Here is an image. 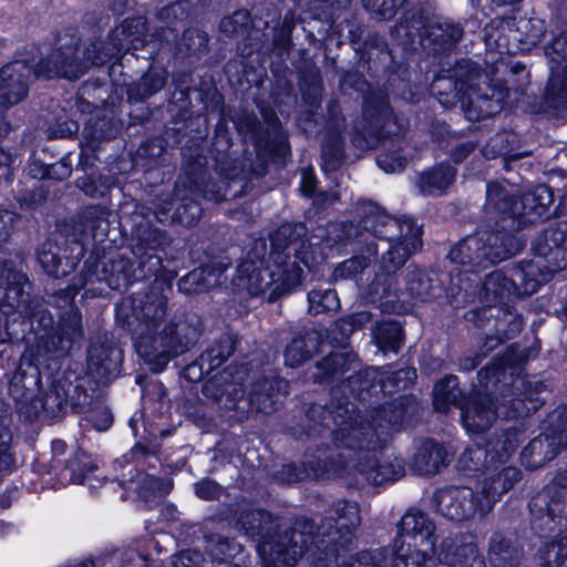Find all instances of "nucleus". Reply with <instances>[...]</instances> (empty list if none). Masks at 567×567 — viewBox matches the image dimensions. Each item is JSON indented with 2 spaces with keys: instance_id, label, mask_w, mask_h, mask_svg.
Instances as JSON below:
<instances>
[{
  "instance_id": "1",
  "label": "nucleus",
  "mask_w": 567,
  "mask_h": 567,
  "mask_svg": "<svg viewBox=\"0 0 567 567\" xmlns=\"http://www.w3.org/2000/svg\"><path fill=\"white\" fill-rule=\"evenodd\" d=\"M358 214L360 227L372 237L359 239L355 255L334 268L333 278L344 280L362 274L380 254L372 288L386 296L395 285L396 272L421 250L422 228L411 217H393L370 200L358 203Z\"/></svg>"
},
{
  "instance_id": "2",
  "label": "nucleus",
  "mask_w": 567,
  "mask_h": 567,
  "mask_svg": "<svg viewBox=\"0 0 567 567\" xmlns=\"http://www.w3.org/2000/svg\"><path fill=\"white\" fill-rule=\"evenodd\" d=\"M392 405L383 406L373 416L372 422L359 421L355 405L349 401L333 399L328 406L313 404L309 417H320L319 423L331 429L334 444L341 449L352 450L353 467L373 485L396 481L403 475L401 464H380L379 454L391 431L399 424L400 415L392 413Z\"/></svg>"
},
{
  "instance_id": "3",
  "label": "nucleus",
  "mask_w": 567,
  "mask_h": 567,
  "mask_svg": "<svg viewBox=\"0 0 567 567\" xmlns=\"http://www.w3.org/2000/svg\"><path fill=\"white\" fill-rule=\"evenodd\" d=\"M166 316L167 298L153 291L123 303L117 313L118 318L125 317L137 354L155 373L195 347L203 333L196 313L175 316L169 321H165Z\"/></svg>"
},
{
  "instance_id": "4",
  "label": "nucleus",
  "mask_w": 567,
  "mask_h": 567,
  "mask_svg": "<svg viewBox=\"0 0 567 567\" xmlns=\"http://www.w3.org/2000/svg\"><path fill=\"white\" fill-rule=\"evenodd\" d=\"M146 20L143 17H134L124 20L111 31L109 43L96 40L81 50L79 41L71 38L52 50L49 58L40 64L37 74L78 80L92 65H103L123 53L143 48L146 43Z\"/></svg>"
},
{
  "instance_id": "5",
  "label": "nucleus",
  "mask_w": 567,
  "mask_h": 567,
  "mask_svg": "<svg viewBox=\"0 0 567 567\" xmlns=\"http://www.w3.org/2000/svg\"><path fill=\"white\" fill-rule=\"evenodd\" d=\"M27 288H30L28 277L17 270L12 262H4L0 270V310L8 316L18 315L31 323L37 321L45 332L41 341L47 352L58 355L69 353L73 344L83 338L81 313L72 310L62 316L58 328L49 333L48 330L53 328V317L43 308L41 299L30 297Z\"/></svg>"
},
{
  "instance_id": "6",
  "label": "nucleus",
  "mask_w": 567,
  "mask_h": 567,
  "mask_svg": "<svg viewBox=\"0 0 567 567\" xmlns=\"http://www.w3.org/2000/svg\"><path fill=\"white\" fill-rule=\"evenodd\" d=\"M432 90L439 102L446 107L460 102L470 121L497 114L505 100L504 91L493 86L478 65L468 60L457 62L452 75L436 78Z\"/></svg>"
},
{
  "instance_id": "7",
  "label": "nucleus",
  "mask_w": 567,
  "mask_h": 567,
  "mask_svg": "<svg viewBox=\"0 0 567 567\" xmlns=\"http://www.w3.org/2000/svg\"><path fill=\"white\" fill-rule=\"evenodd\" d=\"M238 524L246 536L259 537L257 550L265 561L264 567H293L303 556L305 546L315 527L311 519L301 517L295 520L290 529H285L275 537L270 535V514L260 509L243 512Z\"/></svg>"
},
{
  "instance_id": "8",
  "label": "nucleus",
  "mask_w": 567,
  "mask_h": 567,
  "mask_svg": "<svg viewBox=\"0 0 567 567\" xmlns=\"http://www.w3.org/2000/svg\"><path fill=\"white\" fill-rule=\"evenodd\" d=\"M159 268L161 258L157 255L142 257L137 268L133 267L130 258L121 254L104 256L101 259L90 256L72 285L59 290L51 299L56 307L64 308L72 305L79 290L89 282H105L114 290H123L136 280L155 275Z\"/></svg>"
},
{
  "instance_id": "9",
  "label": "nucleus",
  "mask_w": 567,
  "mask_h": 567,
  "mask_svg": "<svg viewBox=\"0 0 567 567\" xmlns=\"http://www.w3.org/2000/svg\"><path fill=\"white\" fill-rule=\"evenodd\" d=\"M513 354L499 357L478 372L480 384L489 390L495 388L502 396L504 411L501 414L507 419L522 417L536 412L544 399L546 384L539 380H529L514 375L516 367Z\"/></svg>"
},
{
  "instance_id": "10",
  "label": "nucleus",
  "mask_w": 567,
  "mask_h": 567,
  "mask_svg": "<svg viewBox=\"0 0 567 567\" xmlns=\"http://www.w3.org/2000/svg\"><path fill=\"white\" fill-rule=\"evenodd\" d=\"M277 277V291L290 293L303 279L305 269L318 262L313 245L306 238L302 224L280 226L271 237V250L268 259Z\"/></svg>"
},
{
  "instance_id": "11",
  "label": "nucleus",
  "mask_w": 567,
  "mask_h": 567,
  "mask_svg": "<svg viewBox=\"0 0 567 567\" xmlns=\"http://www.w3.org/2000/svg\"><path fill=\"white\" fill-rule=\"evenodd\" d=\"M330 514L319 525L313 524L305 546L303 556L311 565L331 564L349 546L361 523L359 504L353 501L333 503Z\"/></svg>"
},
{
  "instance_id": "12",
  "label": "nucleus",
  "mask_w": 567,
  "mask_h": 567,
  "mask_svg": "<svg viewBox=\"0 0 567 567\" xmlns=\"http://www.w3.org/2000/svg\"><path fill=\"white\" fill-rule=\"evenodd\" d=\"M392 547V567H422L436 553L435 524L423 512L410 509L398 525Z\"/></svg>"
},
{
  "instance_id": "13",
  "label": "nucleus",
  "mask_w": 567,
  "mask_h": 567,
  "mask_svg": "<svg viewBox=\"0 0 567 567\" xmlns=\"http://www.w3.org/2000/svg\"><path fill=\"white\" fill-rule=\"evenodd\" d=\"M176 202L169 194H162L154 202L153 214L155 218L162 223L177 221L184 226L195 225L202 216V207L197 202V197H203L215 203L226 198L219 189L206 186L199 189L197 185L189 187V195L186 186L178 182L175 187Z\"/></svg>"
},
{
  "instance_id": "14",
  "label": "nucleus",
  "mask_w": 567,
  "mask_h": 567,
  "mask_svg": "<svg viewBox=\"0 0 567 567\" xmlns=\"http://www.w3.org/2000/svg\"><path fill=\"white\" fill-rule=\"evenodd\" d=\"M548 429L533 439L522 451V463L528 470H537L554 460L563 447L567 449V405L548 415Z\"/></svg>"
},
{
  "instance_id": "15",
  "label": "nucleus",
  "mask_w": 567,
  "mask_h": 567,
  "mask_svg": "<svg viewBox=\"0 0 567 567\" xmlns=\"http://www.w3.org/2000/svg\"><path fill=\"white\" fill-rule=\"evenodd\" d=\"M51 53L52 51L34 69L22 60L11 61L0 69V140L4 138L11 131L4 113L27 97L32 71L37 78L50 79L37 74V71Z\"/></svg>"
},
{
  "instance_id": "16",
  "label": "nucleus",
  "mask_w": 567,
  "mask_h": 567,
  "mask_svg": "<svg viewBox=\"0 0 567 567\" xmlns=\"http://www.w3.org/2000/svg\"><path fill=\"white\" fill-rule=\"evenodd\" d=\"M404 0H362V4L371 17L378 21L392 19ZM302 12H309L315 19L333 25L336 20L351 4V0H296Z\"/></svg>"
},
{
  "instance_id": "17",
  "label": "nucleus",
  "mask_w": 567,
  "mask_h": 567,
  "mask_svg": "<svg viewBox=\"0 0 567 567\" xmlns=\"http://www.w3.org/2000/svg\"><path fill=\"white\" fill-rule=\"evenodd\" d=\"M485 208L488 214L502 216L503 228H519L533 220L532 215L538 216L536 202L527 203L526 194L517 200L498 183L487 184Z\"/></svg>"
},
{
  "instance_id": "18",
  "label": "nucleus",
  "mask_w": 567,
  "mask_h": 567,
  "mask_svg": "<svg viewBox=\"0 0 567 567\" xmlns=\"http://www.w3.org/2000/svg\"><path fill=\"white\" fill-rule=\"evenodd\" d=\"M265 125L254 113L240 112L234 117V124L240 135L251 140L258 153L271 154L284 143L285 135L280 122L274 112L264 114Z\"/></svg>"
},
{
  "instance_id": "19",
  "label": "nucleus",
  "mask_w": 567,
  "mask_h": 567,
  "mask_svg": "<svg viewBox=\"0 0 567 567\" xmlns=\"http://www.w3.org/2000/svg\"><path fill=\"white\" fill-rule=\"evenodd\" d=\"M123 361L122 350L114 337L100 333L91 338L86 351L87 371L100 383H107L115 379Z\"/></svg>"
},
{
  "instance_id": "20",
  "label": "nucleus",
  "mask_w": 567,
  "mask_h": 567,
  "mask_svg": "<svg viewBox=\"0 0 567 567\" xmlns=\"http://www.w3.org/2000/svg\"><path fill=\"white\" fill-rule=\"evenodd\" d=\"M492 238L488 230H480L458 241L449 252L453 264L464 268V272H478L495 264L501 255L492 252Z\"/></svg>"
},
{
  "instance_id": "21",
  "label": "nucleus",
  "mask_w": 567,
  "mask_h": 567,
  "mask_svg": "<svg viewBox=\"0 0 567 567\" xmlns=\"http://www.w3.org/2000/svg\"><path fill=\"white\" fill-rule=\"evenodd\" d=\"M437 511L453 522H465L489 514L477 491L468 487H454L436 494Z\"/></svg>"
},
{
  "instance_id": "22",
  "label": "nucleus",
  "mask_w": 567,
  "mask_h": 567,
  "mask_svg": "<svg viewBox=\"0 0 567 567\" xmlns=\"http://www.w3.org/2000/svg\"><path fill=\"white\" fill-rule=\"evenodd\" d=\"M550 59L551 76L546 87V99L549 106L560 112L567 111V39L556 38L545 48Z\"/></svg>"
},
{
  "instance_id": "23",
  "label": "nucleus",
  "mask_w": 567,
  "mask_h": 567,
  "mask_svg": "<svg viewBox=\"0 0 567 567\" xmlns=\"http://www.w3.org/2000/svg\"><path fill=\"white\" fill-rule=\"evenodd\" d=\"M238 285L247 289L251 296H265L269 302L276 301L286 292L277 291V277L267 261L257 266L252 260H245L237 267Z\"/></svg>"
},
{
  "instance_id": "24",
  "label": "nucleus",
  "mask_w": 567,
  "mask_h": 567,
  "mask_svg": "<svg viewBox=\"0 0 567 567\" xmlns=\"http://www.w3.org/2000/svg\"><path fill=\"white\" fill-rule=\"evenodd\" d=\"M289 383L275 374L261 375L250 385L248 401L251 410L271 414L278 410L282 398L288 394Z\"/></svg>"
},
{
  "instance_id": "25",
  "label": "nucleus",
  "mask_w": 567,
  "mask_h": 567,
  "mask_svg": "<svg viewBox=\"0 0 567 567\" xmlns=\"http://www.w3.org/2000/svg\"><path fill=\"white\" fill-rule=\"evenodd\" d=\"M328 132L322 143V168L324 172L337 171L343 162L342 132L346 127L344 117L341 115L337 101L328 104Z\"/></svg>"
},
{
  "instance_id": "26",
  "label": "nucleus",
  "mask_w": 567,
  "mask_h": 567,
  "mask_svg": "<svg viewBox=\"0 0 567 567\" xmlns=\"http://www.w3.org/2000/svg\"><path fill=\"white\" fill-rule=\"evenodd\" d=\"M460 410L463 426L473 433L489 429L498 415L489 393L474 392L470 394Z\"/></svg>"
},
{
  "instance_id": "27",
  "label": "nucleus",
  "mask_w": 567,
  "mask_h": 567,
  "mask_svg": "<svg viewBox=\"0 0 567 567\" xmlns=\"http://www.w3.org/2000/svg\"><path fill=\"white\" fill-rule=\"evenodd\" d=\"M485 477L477 492L481 494L485 507L491 513L503 495L508 493L522 478V472L515 466L499 465L486 468Z\"/></svg>"
},
{
  "instance_id": "28",
  "label": "nucleus",
  "mask_w": 567,
  "mask_h": 567,
  "mask_svg": "<svg viewBox=\"0 0 567 567\" xmlns=\"http://www.w3.org/2000/svg\"><path fill=\"white\" fill-rule=\"evenodd\" d=\"M463 35L464 29L460 23L449 19L431 20L425 24L421 44L435 54L443 53L454 49Z\"/></svg>"
},
{
  "instance_id": "29",
  "label": "nucleus",
  "mask_w": 567,
  "mask_h": 567,
  "mask_svg": "<svg viewBox=\"0 0 567 567\" xmlns=\"http://www.w3.org/2000/svg\"><path fill=\"white\" fill-rule=\"evenodd\" d=\"M559 270L549 264L540 265L537 261H524L512 269V277L517 295H533L547 282L551 274Z\"/></svg>"
},
{
  "instance_id": "30",
  "label": "nucleus",
  "mask_w": 567,
  "mask_h": 567,
  "mask_svg": "<svg viewBox=\"0 0 567 567\" xmlns=\"http://www.w3.org/2000/svg\"><path fill=\"white\" fill-rule=\"evenodd\" d=\"M529 509L534 516V524L538 525L542 529L549 532L554 530L555 520L558 518V524L561 525L563 517V503L560 496L555 493H542L535 496L529 503ZM567 523V518H564Z\"/></svg>"
},
{
  "instance_id": "31",
  "label": "nucleus",
  "mask_w": 567,
  "mask_h": 567,
  "mask_svg": "<svg viewBox=\"0 0 567 567\" xmlns=\"http://www.w3.org/2000/svg\"><path fill=\"white\" fill-rule=\"evenodd\" d=\"M520 433L516 429H508L491 436L485 445L487 466H502L520 443Z\"/></svg>"
},
{
  "instance_id": "32",
  "label": "nucleus",
  "mask_w": 567,
  "mask_h": 567,
  "mask_svg": "<svg viewBox=\"0 0 567 567\" xmlns=\"http://www.w3.org/2000/svg\"><path fill=\"white\" fill-rule=\"evenodd\" d=\"M446 450L435 441H424L414 455L413 467L420 475H434L447 464Z\"/></svg>"
},
{
  "instance_id": "33",
  "label": "nucleus",
  "mask_w": 567,
  "mask_h": 567,
  "mask_svg": "<svg viewBox=\"0 0 567 567\" xmlns=\"http://www.w3.org/2000/svg\"><path fill=\"white\" fill-rule=\"evenodd\" d=\"M516 293L513 277H506L502 271H493L485 277L480 288L478 297L483 303L493 306L508 300Z\"/></svg>"
},
{
  "instance_id": "34",
  "label": "nucleus",
  "mask_w": 567,
  "mask_h": 567,
  "mask_svg": "<svg viewBox=\"0 0 567 567\" xmlns=\"http://www.w3.org/2000/svg\"><path fill=\"white\" fill-rule=\"evenodd\" d=\"M478 549L473 543L457 545V537L449 536L440 544L437 560L450 566L473 565L477 558Z\"/></svg>"
},
{
  "instance_id": "35",
  "label": "nucleus",
  "mask_w": 567,
  "mask_h": 567,
  "mask_svg": "<svg viewBox=\"0 0 567 567\" xmlns=\"http://www.w3.org/2000/svg\"><path fill=\"white\" fill-rule=\"evenodd\" d=\"M60 251V246L52 240H47L39 249L38 260L48 275L55 277L68 276L76 266L80 257L82 256V248H80V251L75 258L66 259V261L63 264Z\"/></svg>"
},
{
  "instance_id": "36",
  "label": "nucleus",
  "mask_w": 567,
  "mask_h": 567,
  "mask_svg": "<svg viewBox=\"0 0 567 567\" xmlns=\"http://www.w3.org/2000/svg\"><path fill=\"white\" fill-rule=\"evenodd\" d=\"M221 270L214 266L196 268L178 280V289L187 295L208 291L220 284Z\"/></svg>"
},
{
  "instance_id": "37",
  "label": "nucleus",
  "mask_w": 567,
  "mask_h": 567,
  "mask_svg": "<svg viewBox=\"0 0 567 567\" xmlns=\"http://www.w3.org/2000/svg\"><path fill=\"white\" fill-rule=\"evenodd\" d=\"M245 375L246 371L241 368H227L218 375H213L204 385L203 392L215 400H219L224 394L237 396V386H240Z\"/></svg>"
},
{
  "instance_id": "38",
  "label": "nucleus",
  "mask_w": 567,
  "mask_h": 567,
  "mask_svg": "<svg viewBox=\"0 0 567 567\" xmlns=\"http://www.w3.org/2000/svg\"><path fill=\"white\" fill-rule=\"evenodd\" d=\"M455 175L454 167L440 164L421 173L416 185L423 195H441L454 182Z\"/></svg>"
},
{
  "instance_id": "39",
  "label": "nucleus",
  "mask_w": 567,
  "mask_h": 567,
  "mask_svg": "<svg viewBox=\"0 0 567 567\" xmlns=\"http://www.w3.org/2000/svg\"><path fill=\"white\" fill-rule=\"evenodd\" d=\"M466 399L458 388L455 375H447L434 385L433 405L439 412L446 413L451 406L461 409Z\"/></svg>"
},
{
  "instance_id": "40",
  "label": "nucleus",
  "mask_w": 567,
  "mask_h": 567,
  "mask_svg": "<svg viewBox=\"0 0 567 567\" xmlns=\"http://www.w3.org/2000/svg\"><path fill=\"white\" fill-rule=\"evenodd\" d=\"M320 336L317 332H307L291 340L285 350V363L289 367H298L318 351Z\"/></svg>"
},
{
  "instance_id": "41",
  "label": "nucleus",
  "mask_w": 567,
  "mask_h": 567,
  "mask_svg": "<svg viewBox=\"0 0 567 567\" xmlns=\"http://www.w3.org/2000/svg\"><path fill=\"white\" fill-rule=\"evenodd\" d=\"M331 464L321 458L308 460L302 465L289 464L282 467L281 475L288 483L320 478L329 474Z\"/></svg>"
},
{
  "instance_id": "42",
  "label": "nucleus",
  "mask_w": 567,
  "mask_h": 567,
  "mask_svg": "<svg viewBox=\"0 0 567 567\" xmlns=\"http://www.w3.org/2000/svg\"><path fill=\"white\" fill-rule=\"evenodd\" d=\"M167 76L164 70H152L145 73L137 82L127 89L128 100L140 102L159 92L166 84Z\"/></svg>"
},
{
  "instance_id": "43",
  "label": "nucleus",
  "mask_w": 567,
  "mask_h": 567,
  "mask_svg": "<svg viewBox=\"0 0 567 567\" xmlns=\"http://www.w3.org/2000/svg\"><path fill=\"white\" fill-rule=\"evenodd\" d=\"M351 359L346 353L333 352L317 363L316 382H333L350 370Z\"/></svg>"
},
{
  "instance_id": "44",
  "label": "nucleus",
  "mask_w": 567,
  "mask_h": 567,
  "mask_svg": "<svg viewBox=\"0 0 567 567\" xmlns=\"http://www.w3.org/2000/svg\"><path fill=\"white\" fill-rule=\"evenodd\" d=\"M520 549L513 545L511 538L495 533L489 542L488 559L494 566L514 564L520 557Z\"/></svg>"
},
{
  "instance_id": "45",
  "label": "nucleus",
  "mask_w": 567,
  "mask_h": 567,
  "mask_svg": "<svg viewBox=\"0 0 567 567\" xmlns=\"http://www.w3.org/2000/svg\"><path fill=\"white\" fill-rule=\"evenodd\" d=\"M236 338L229 333L223 334L208 350L200 354V363L206 364V371L213 373L235 351Z\"/></svg>"
},
{
  "instance_id": "46",
  "label": "nucleus",
  "mask_w": 567,
  "mask_h": 567,
  "mask_svg": "<svg viewBox=\"0 0 567 567\" xmlns=\"http://www.w3.org/2000/svg\"><path fill=\"white\" fill-rule=\"evenodd\" d=\"M339 309L340 301L334 289L319 287L308 292L310 315H334Z\"/></svg>"
},
{
  "instance_id": "47",
  "label": "nucleus",
  "mask_w": 567,
  "mask_h": 567,
  "mask_svg": "<svg viewBox=\"0 0 567 567\" xmlns=\"http://www.w3.org/2000/svg\"><path fill=\"white\" fill-rule=\"evenodd\" d=\"M547 233L548 227L542 231L533 241L532 249L535 256L545 259L546 262L553 267L561 269L564 268L565 261L567 260L565 246L558 245L557 247H553L554 243L551 241L550 237L545 239Z\"/></svg>"
},
{
  "instance_id": "48",
  "label": "nucleus",
  "mask_w": 567,
  "mask_h": 567,
  "mask_svg": "<svg viewBox=\"0 0 567 567\" xmlns=\"http://www.w3.org/2000/svg\"><path fill=\"white\" fill-rule=\"evenodd\" d=\"M423 19L417 13H405L396 25L391 29V34L404 47L413 44L416 38L423 37L421 30H425Z\"/></svg>"
},
{
  "instance_id": "49",
  "label": "nucleus",
  "mask_w": 567,
  "mask_h": 567,
  "mask_svg": "<svg viewBox=\"0 0 567 567\" xmlns=\"http://www.w3.org/2000/svg\"><path fill=\"white\" fill-rule=\"evenodd\" d=\"M209 554L214 563L227 564L230 567H240L239 563L233 561L241 551V546L233 539L221 538L219 535H212L207 539Z\"/></svg>"
},
{
  "instance_id": "50",
  "label": "nucleus",
  "mask_w": 567,
  "mask_h": 567,
  "mask_svg": "<svg viewBox=\"0 0 567 567\" xmlns=\"http://www.w3.org/2000/svg\"><path fill=\"white\" fill-rule=\"evenodd\" d=\"M402 140L383 142V150L377 157V164L385 173H398L404 169L406 157L402 155Z\"/></svg>"
},
{
  "instance_id": "51",
  "label": "nucleus",
  "mask_w": 567,
  "mask_h": 567,
  "mask_svg": "<svg viewBox=\"0 0 567 567\" xmlns=\"http://www.w3.org/2000/svg\"><path fill=\"white\" fill-rule=\"evenodd\" d=\"M378 377L377 369L367 368L347 377L343 386L348 388L353 396L364 401L370 396V391L374 388Z\"/></svg>"
},
{
  "instance_id": "52",
  "label": "nucleus",
  "mask_w": 567,
  "mask_h": 567,
  "mask_svg": "<svg viewBox=\"0 0 567 567\" xmlns=\"http://www.w3.org/2000/svg\"><path fill=\"white\" fill-rule=\"evenodd\" d=\"M514 21L519 42L526 45H536L542 41L546 30L542 19L519 17L518 19L514 18Z\"/></svg>"
},
{
  "instance_id": "53",
  "label": "nucleus",
  "mask_w": 567,
  "mask_h": 567,
  "mask_svg": "<svg viewBox=\"0 0 567 567\" xmlns=\"http://www.w3.org/2000/svg\"><path fill=\"white\" fill-rule=\"evenodd\" d=\"M373 338L382 351L396 352L402 341V328L396 322L383 321L373 329Z\"/></svg>"
},
{
  "instance_id": "54",
  "label": "nucleus",
  "mask_w": 567,
  "mask_h": 567,
  "mask_svg": "<svg viewBox=\"0 0 567 567\" xmlns=\"http://www.w3.org/2000/svg\"><path fill=\"white\" fill-rule=\"evenodd\" d=\"M372 236L354 224H331L327 228V244L334 245L339 243H354L359 244V239L371 238Z\"/></svg>"
},
{
  "instance_id": "55",
  "label": "nucleus",
  "mask_w": 567,
  "mask_h": 567,
  "mask_svg": "<svg viewBox=\"0 0 567 567\" xmlns=\"http://www.w3.org/2000/svg\"><path fill=\"white\" fill-rule=\"evenodd\" d=\"M66 403L65 390L59 386L51 388L33 401L34 409L38 411L39 404L41 411L49 417L59 416L64 411Z\"/></svg>"
},
{
  "instance_id": "56",
  "label": "nucleus",
  "mask_w": 567,
  "mask_h": 567,
  "mask_svg": "<svg viewBox=\"0 0 567 567\" xmlns=\"http://www.w3.org/2000/svg\"><path fill=\"white\" fill-rule=\"evenodd\" d=\"M323 86L319 69L310 68L302 76V97L313 112L319 107L322 97Z\"/></svg>"
},
{
  "instance_id": "57",
  "label": "nucleus",
  "mask_w": 567,
  "mask_h": 567,
  "mask_svg": "<svg viewBox=\"0 0 567 567\" xmlns=\"http://www.w3.org/2000/svg\"><path fill=\"white\" fill-rule=\"evenodd\" d=\"M137 251L156 250L167 244L165 233L150 225L140 224L136 228ZM146 252H140L141 258L147 256Z\"/></svg>"
},
{
  "instance_id": "58",
  "label": "nucleus",
  "mask_w": 567,
  "mask_h": 567,
  "mask_svg": "<svg viewBox=\"0 0 567 567\" xmlns=\"http://www.w3.org/2000/svg\"><path fill=\"white\" fill-rule=\"evenodd\" d=\"M489 234L494 236V238H492L493 255L497 252L501 255L495 258V264L516 255L525 246V243L516 236L499 231H489Z\"/></svg>"
},
{
  "instance_id": "59",
  "label": "nucleus",
  "mask_w": 567,
  "mask_h": 567,
  "mask_svg": "<svg viewBox=\"0 0 567 567\" xmlns=\"http://www.w3.org/2000/svg\"><path fill=\"white\" fill-rule=\"evenodd\" d=\"M506 321H508L509 326L507 329H502L497 327V331L502 333V336H488L485 339V342L482 348V355L485 357L488 352L493 351L499 344H502L506 339L512 338L516 334L523 326V318L516 313H512L508 311L506 315ZM501 326V322L498 323Z\"/></svg>"
},
{
  "instance_id": "60",
  "label": "nucleus",
  "mask_w": 567,
  "mask_h": 567,
  "mask_svg": "<svg viewBox=\"0 0 567 567\" xmlns=\"http://www.w3.org/2000/svg\"><path fill=\"white\" fill-rule=\"evenodd\" d=\"M207 45L208 35L206 32L197 29H188L183 34L178 51L186 56H199L206 52Z\"/></svg>"
},
{
  "instance_id": "61",
  "label": "nucleus",
  "mask_w": 567,
  "mask_h": 567,
  "mask_svg": "<svg viewBox=\"0 0 567 567\" xmlns=\"http://www.w3.org/2000/svg\"><path fill=\"white\" fill-rule=\"evenodd\" d=\"M543 567H559L567 559V537H560L539 549Z\"/></svg>"
},
{
  "instance_id": "62",
  "label": "nucleus",
  "mask_w": 567,
  "mask_h": 567,
  "mask_svg": "<svg viewBox=\"0 0 567 567\" xmlns=\"http://www.w3.org/2000/svg\"><path fill=\"white\" fill-rule=\"evenodd\" d=\"M97 464L86 455L80 454L70 458L62 475L72 483L81 484L86 477V473L97 470Z\"/></svg>"
},
{
  "instance_id": "63",
  "label": "nucleus",
  "mask_w": 567,
  "mask_h": 567,
  "mask_svg": "<svg viewBox=\"0 0 567 567\" xmlns=\"http://www.w3.org/2000/svg\"><path fill=\"white\" fill-rule=\"evenodd\" d=\"M355 561L362 567H385L388 564L392 566V549L362 550L357 554Z\"/></svg>"
},
{
  "instance_id": "64",
  "label": "nucleus",
  "mask_w": 567,
  "mask_h": 567,
  "mask_svg": "<svg viewBox=\"0 0 567 567\" xmlns=\"http://www.w3.org/2000/svg\"><path fill=\"white\" fill-rule=\"evenodd\" d=\"M28 378L24 374L16 375L9 385V391L12 398L20 403H27L29 401H34L33 395L38 385V378L30 380L32 382V386L27 385Z\"/></svg>"
}]
</instances>
